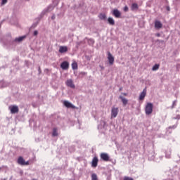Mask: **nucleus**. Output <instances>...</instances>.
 Segmentation results:
<instances>
[{
	"label": "nucleus",
	"instance_id": "obj_7",
	"mask_svg": "<svg viewBox=\"0 0 180 180\" xmlns=\"http://www.w3.org/2000/svg\"><path fill=\"white\" fill-rule=\"evenodd\" d=\"M60 68H62V70H68V68H70V63H68V61L63 62L60 65Z\"/></svg>",
	"mask_w": 180,
	"mask_h": 180
},
{
	"label": "nucleus",
	"instance_id": "obj_12",
	"mask_svg": "<svg viewBox=\"0 0 180 180\" xmlns=\"http://www.w3.org/2000/svg\"><path fill=\"white\" fill-rule=\"evenodd\" d=\"M98 158L96 157H94L92 160L91 162V167H93V168H96L98 167Z\"/></svg>",
	"mask_w": 180,
	"mask_h": 180
},
{
	"label": "nucleus",
	"instance_id": "obj_38",
	"mask_svg": "<svg viewBox=\"0 0 180 180\" xmlns=\"http://www.w3.org/2000/svg\"><path fill=\"white\" fill-rule=\"evenodd\" d=\"M166 9H167V11H170L169 6H167V7H166Z\"/></svg>",
	"mask_w": 180,
	"mask_h": 180
},
{
	"label": "nucleus",
	"instance_id": "obj_17",
	"mask_svg": "<svg viewBox=\"0 0 180 180\" xmlns=\"http://www.w3.org/2000/svg\"><path fill=\"white\" fill-rule=\"evenodd\" d=\"M108 22L111 26H115V20L112 17L108 18Z\"/></svg>",
	"mask_w": 180,
	"mask_h": 180
},
{
	"label": "nucleus",
	"instance_id": "obj_30",
	"mask_svg": "<svg viewBox=\"0 0 180 180\" xmlns=\"http://www.w3.org/2000/svg\"><path fill=\"white\" fill-rule=\"evenodd\" d=\"M39 34V32L37 30L34 31V36H37Z\"/></svg>",
	"mask_w": 180,
	"mask_h": 180
},
{
	"label": "nucleus",
	"instance_id": "obj_34",
	"mask_svg": "<svg viewBox=\"0 0 180 180\" xmlns=\"http://www.w3.org/2000/svg\"><path fill=\"white\" fill-rule=\"evenodd\" d=\"M51 19H52L53 20H54V19H56V15H52V16H51Z\"/></svg>",
	"mask_w": 180,
	"mask_h": 180
},
{
	"label": "nucleus",
	"instance_id": "obj_3",
	"mask_svg": "<svg viewBox=\"0 0 180 180\" xmlns=\"http://www.w3.org/2000/svg\"><path fill=\"white\" fill-rule=\"evenodd\" d=\"M119 113V108L112 107L111 109V118L113 119L117 116Z\"/></svg>",
	"mask_w": 180,
	"mask_h": 180
},
{
	"label": "nucleus",
	"instance_id": "obj_32",
	"mask_svg": "<svg viewBox=\"0 0 180 180\" xmlns=\"http://www.w3.org/2000/svg\"><path fill=\"white\" fill-rule=\"evenodd\" d=\"M174 119L179 120L180 119V115H176V117H174Z\"/></svg>",
	"mask_w": 180,
	"mask_h": 180
},
{
	"label": "nucleus",
	"instance_id": "obj_36",
	"mask_svg": "<svg viewBox=\"0 0 180 180\" xmlns=\"http://www.w3.org/2000/svg\"><path fill=\"white\" fill-rule=\"evenodd\" d=\"M166 158H171V155H166Z\"/></svg>",
	"mask_w": 180,
	"mask_h": 180
},
{
	"label": "nucleus",
	"instance_id": "obj_40",
	"mask_svg": "<svg viewBox=\"0 0 180 180\" xmlns=\"http://www.w3.org/2000/svg\"><path fill=\"white\" fill-rule=\"evenodd\" d=\"M39 72H41L40 68H39Z\"/></svg>",
	"mask_w": 180,
	"mask_h": 180
},
{
	"label": "nucleus",
	"instance_id": "obj_20",
	"mask_svg": "<svg viewBox=\"0 0 180 180\" xmlns=\"http://www.w3.org/2000/svg\"><path fill=\"white\" fill-rule=\"evenodd\" d=\"M160 68V65L155 64L153 68H152V71H157Z\"/></svg>",
	"mask_w": 180,
	"mask_h": 180
},
{
	"label": "nucleus",
	"instance_id": "obj_5",
	"mask_svg": "<svg viewBox=\"0 0 180 180\" xmlns=\"http://www.w3.org/2000/svg\"><path fill=\"white\" fill-rule=\"evenodd\" d=\"M9 110L12 114L18 113L19 112V107L18 105H11L9 107Z\"/></svg>",
	"mask_w": 180,
	"mask_h": 180
},
{
	"label": "nucleus",
	"instance_id": "obj_41",
	"mask_svg": "<svg viewBox=\"0 0 180 180\" xmlns=\"http://www.w3.org/2000/svg\"><path fill=\"white\" fill-rule=\"evenodd\" d=\"M4 180H6V179H4Z\"/></svg>",
	"mask_w": 180,
	"mask_h": 180
},
{
	"label": "nucleus",
	"instance_id": "obj_16",
	"mask_svg": "<svg viewBox=\"0 0 180 180\" xmlns=\"http://www.w3.org/2000/svg\"><path fill=\"white\" fill-rule=\"evenodd\" d=\"M155 29H161V27H162V24L160 21H155Z\"/></svg>",
	"mask_w": 180,
	"mask_h": 180
},
{
	"label": "nucleus",
	"instance_id": "obj_18",
	"mask_svg": "<svg viewBox=\"0 0 180 180\" xmlns=\"http://www.w3.org/2000/svg\"><path fill=\"white\" fill-rule=\"evenodd\" d=\"M131 11H137L139 9V4L134 3L131 6Z\"/></svg>",
	"mask_w": 180,
	"mask_h": 180
},
{
	"label": "nucleus",
	"instance_id": "obj_28",
	"mask_svg": "<svg viewBox=\"0 0 180 180\" xmlns=\"http://www.w3.org/2000/svg\"><path fill=\"white\" fill-rule=\"evenodd\" d=\"M8 3V0H2L1 1V5H5V4Z\"/></svg>",
	"mask_w": 180,
	"mask_h": 180
},
{
	"label": "nucleus",
	"instance_id": "obj_37",
	"mask_svg": "<svg viewBox=\"0 0 180 180\" xmlns=\"http://www.w3.org/2000/svg\"><path fill=\"white\" fill-rule=\"evenodd\" d=\"M155 36H157V37H160V36H161V34H160V33H157V34H155Z\"/></svg>",
	"mask_w": 180,
	"mask_h": 180
},
{
	"label": "nucleus",
	"instance_id": "obj_4",
	"mask_svg": "<svg viewBox=\"0 0 180 180\" xmlns=\"http://www.w3.org/2000/svg\"><path fill=\"white\" fill-rule=\"evenodd\" d=\"M18 163L20 165H29V161H25V159L22 156L18 158Z\"/></svg>",
	"mask_w": 180,
	"mask_h": 180
},
{
	"label": "nucleus",
	"instance_id": "obj_14",
	"mask_svg": "<svg viewBox=\"0 0 180 180\" xmlns=\"http://www.w3.org/2000/svg\"><path fill=\"white\" fill-rule=\"evenodd\" d=\"M67 51H68V47L63 46L59 47V53H67Z\"/></svg>",
	"mask_w": 180,
	"mask_h": 180
},
{
	"label": "nucleus",
	"instance_id": "obj_23",
	"mask_svg": "<svg viewBox=\"0 0 180 180\" xmlns=\"http://www.w3.org/2000/svg\"><path fill=\"white\" fill-rule=\"evenodd\" d=\"M25 37H26L23 36V37H20L18 38H15V41H23V39H25Z\"/></svg>",
	"mask_w": 180,
	"mask_h": 180
},
{
	"label": "nucleus",
	"instance_id": "obj_35",
	"mask_svg": "<svg viewBox=\"0 0 180 180\" xmlns=\"http://www.w3.org/2000/svg\"><path fill=\"white\" fill-rule=\"evenodd\" d=\"M89 41H91V43H92V44L95 43V41L92 39H89Z\"/></svg>",
	"mask_w": 180,
	"mask_h": 180
},
{
	"label": "nucleus",
	"instance_id": "obj_11",
	"mask_svg": "<svg viewBox=\"0 0 180 180\" xmlns=\"http://www.w3.org/2000/svg\"><path fill=\"white\" fill-rule=\"evenodd\" d=\"M54 9V6L49 5L46 8H45L42 13H47L49 12H51Z\"/></svg>",
	"mask_w": 180,
	"mask_h": 180
},
{
	"label": "nucleus",
	"instance_id": "obj_22",
	"mask_svg": "<svg viewBox=\"0 0 180 180\" xmlns=\"http://www.w3.org/2000/svg\"><path fill=\"white\" fill-rule=\"evenodd\" d=\"M72 70H77L78 69V64L77 63H72Z\"/></svg>",
	"mask_w": 180,
	"mask_h": 180
},
{
	"label": "nucleus",
	"instance_id": "obj_26",
	"mask_svg": "<svg viewBox=\"0 0 180 180\" xmlns=\"http://www.w3.org/2000/svg\"><path fill=\"white\" fill-rule=\"evenodd\" d=\"M176 105V101H173V104L172 105V109H174V108H175V106Z\"/></svg>",
	"mask_w": 180,
	"mask_h": 180
},
{
	"label": "nucleus",
	"instance_id": "obj_24",
	"mask_svg": "<svg viewBox=\"0 0 180 180\" xmlns=\"http://www.w3.org/2000/svg\"><path fill=\"white\" fill-rule=\"evenodd\" d=\"M91 180H98V176L96 174L94 173L91 174Z\"/></svg>",
	"mask_w": 180,
	"mask_h": 180
},
{
	"label": "nucleus",
	"instance_id": "obj_15",
	"mask_svg": "<svg viewBox=\"0 0 180 180\" xmlns=\"http://www.w3.org/2000/svg\"><path fill=\"white\" fill-rule=\"evenodd\" d=\"M120 99H121L124 106H126V105H127L129 103V100L122 96H120Z\"/></svg>",
	"mask_w": 180,
	"mask_h": 180
},
{
	"label": "nucleus",
	"instance_id": "obj_19",
	"mask_svg": "<svg viewBox=\"0 0 180 180\" xmlns=\"http://www.w3.org/2000/svg\"><path fill=\"white\" fill-rule=\"evenodd\" d=\"M52 136L53 137H56V136H58V133H57V128H53Z\"/></svg>",
	"mask_w": 180,
	"mask_h": 180
},
{
	"label": "nucleus",
	"instance_id": "obj_27",
	"mask_svg": "<svg viewBox=\"0 0 180 180\" xmlns=\"http://www.w3.org/2000/svg\"><path fill=\"white\" fill-rule=\"evenodd\" d=\"M129 11V7L127 6H125L124 8V12H128Z\"/></svg>",
	"mask_w": 180,
	"mask_h": 180
},
{
	"label": "nucleus",
	"instance_id": "obj_33",
	"mask_svg": "<svg viewBox=\"0 0 180 180\" xmlns=\"http://www.w3.org/2000/svg\"><path fill=\"white\" fill-rule=\"evenodd\" d=\"M80 74H81L82 75H86V72H82Z\"/></svg>",
	"mask_w": 180,
	"mask_h": 180
},
{
	"label": "nucleus",
	"instance_id": "obj_29",
	"mask_svg": "<svg viewBox=\"0 0 180 180\" xmlns=\"http://www.w3.org/2000/svg\"><path fill=\"white\" fill-rule=\"evenodd\" d=\"M101 124H102L103 126V127H105V125L106 124V122H105V121H101Z\"/></svg>",
	"mask_w": 180,
	"mask_h": 180
},
{
	"label": "nucleus",
	"instance_id": "obj_8",
	"mask_svg": "<svg viewBox=\"0 0 180 180\" xmlns=\"http://www.w3.org/2000/svg\"><path fill=\"white\" fill-rule=\"evenodd\" d=\"M146 95H147V89H144L139 95V101H143V99L146 98Z\"/></svg>",
	"mask_w": 180,
	"mask_h": 180
},
{
	"label": "nucleus",
	"instance_id": "obj_13",
	"mask_svg": "<svg viewBox=\"0 0 180 180\" xmlns=\"http://www.w3.org/2000/svg\"><path fill=\"white\" fill-rule=\"evenodd\" d=\"M101 158L103 161H108L109 160V155L108 153H101Z\"/></svg>",
	"mask_w": 180,
	"mask_h": 180
},
{
	"label": "nucleus",
	"instance_id": "obj_31",
	"mask_svg": "<svg viewBox=\"0 0 180 180\" xmlns=\"http://www.w3.org/2000/svg\"><path fill=\"white\" fill-rule=\"evenodd\" d=\"M169 129H176V125H173L172 127H169Z\"/></svg>",
	"mask_w": 180,
	"mask_h": 180
},
{
	"label": "nucleus",
	"instance_id": "obj_21",
	"mask_svg": "<svg viewBox=\"0 0 180 180\" xmlns=\"http://www.w3.org/2000/svg\"><path fill=\"white\" fill-rule=\"evenodd\" d=\"M99 18L101 20H105V19H106V14H103V13L100 14L99 15Z\"/></svg>",
	"mask_w": 180,
	"mask_h": 180
},
{
	"label": "nucleus",
	"instance_id": "obj_10",
	"mask_svg": "<svg viewBox=\"0 0 180 180\" xmlns=\"http://www.w3.org/2000/svg\"><path fill=\"white\" fill-rule=\"evenodd\" d=\"M63 104L66 108H71L72 109H75V105H72V103H70L68 101H65L63 102Z\"/></svg>",
	"mask_w": 180,
	"mask_h": 180
},
{
	"label": "nucleus",
	"instance_id": "obj_9",
	"mask_svg": "<svg viewBox=\"0 0 180 180\" xmlns=\"http://www.w3.org/2000/svg\"><path fill=\"white\" fill-rule=\"evenodd\" d=\"M112 15L115 18H119L122 16V13H120L117 9H114L112 11Z\"/></svg>",
	"mask_w": 180,
	"mask_h": 180
},
{
	"label": "nucleus",
	"instance_id": "obj_1",
	"mask_svg": "<svg viewBox=\"0 0 180 180\" xmlns=\"http://www.w3.org/2000/svg\"><path fill=\"white\" fill-rule=\"evenodd\" d=\"M153 103H148L145 108L146 115H151V113H153Z\"/></svg>",
	"mask_w": 180,
	"mask_h": 180
},
{
	"label": "nucleus",
	"instance_id": "obj_6",
	"mask_svg": "<svg viewBox=\"0 0 180 180\" xmlns=\"http://www.w3.org/2000/svg\"><path fill=\"white\" fill-rule=\"evenodd\" d=\"M67 86H69V88H72V89H75V84H74V82L72 79H69L65 82Z\"/></svg>",
	"mask_w": 180,
	"mask_h": 180
},
{
	"label": "nucleus",
	"instance_id": "obj_25",
	"mask_svg": "<svg viewBox=\"0 0 180 180\" xmlns=\"http://www.w3.org/2000/svg\"><path fill=\"white\" fill-rule=\"evenodd\" d=\"M124 180H134V179H133V178H131V177L124 176Z\"/></svg>",
	"mask_w": 180,
	"mask_h": 180
},
{
	"label": "nucleus",
	"instance_id": "obj_39",
	"mask_svg": "<svg viewBox=\"0 0 180 180\" xmlns=\"http://www.w3.org/2000/svg\"><path fill=\"white\" fill-rule=\"evenodd\" d=\"M122 95H124V96H127V93H122Z\"/></svg>",
	"mask_w": 180,
	"mask_h": 180
},
{
	"label": "nucleus",
	"instance_id": "obj_2",
	"mask_svg": "<svg viewBox=\"0 0 180 180\" xmlns=\"http://www.w3.org/2000/svg\"><path fill=\"white\" fill-rule=\"evenodd\" d=\"M107 54H108V60L110 65H113L115 63V57H113V55H112V53H110V51H108Z\"/></svg>",
	"mask_w": 180,
	"mask_h": 180
}]
</instances>
